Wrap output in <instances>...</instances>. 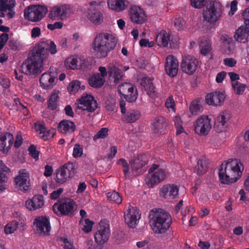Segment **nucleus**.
<instances>
[{"instance_id": "f257e3e1", "label": "nucleus", "mask_w": 249, "mask_h": 249, "mask_svg": "<svg viewBox=\"0 0 249 249\" xmlns=\"http://www.w3.org/2000/svg\"><path fill=\"white\" fill-rule=\"evenodd\" d=\"M244 169V165L240 160L229 159L222 163L219 170V180L223 184L235 182L241 178Z\"/></svg>"}, {"instance_id": "f03ea898", "label": "nucleus", "mask_w": 249, "mask_h": 249, "mask_svg": "<svg viewBox=\"0 0 249 249\" xmlns=\"http://www.w3.org/2000/svg\"><path fill=\"white\" fill-rule=\"evenodd\" d=\"M116 43V38L114 35L107 33H101L95 36L92 46L98 56L104 58L114 49Z\"/></svg>"}, {"instance_id": "7ed1b4c3", "label": "nucleus", "mask_w": 249, "mask_h": 249, "mask_svg": "<svg viewBox=\"0 0 249 249\" xmlns=\"http://www.w3.org/2000/svg\"><path fill=\"white\" fill-rule=\"evenodd\" d=\"M149 218L152 230L156 233L165 232L170 228L172 223L171 215L160 209L156 211H151Z\"/></svg>"}, {"instance_id": "20e7f679", "label": "nucleus", "mask_w": 249, "mask_h": 249, "mask_svg": "<svg viewBox=\"0 0 249 249\" xmlns=\"http://www.w3.org/2000/svg\"><path fill=\"white\" fill-rule=\"evenodd\" d=\"M34 48L30 51L27 59L22 64V68L27 75H36L43 70V62L45 60Z\"/></svg>"}, {"instance_id": "39448f33", "label": "nucleus", "mask_w": 249, "mask_h": 249, "mask_svg": "<svg viewBox=\"0 0 249 249\" xmlns=\"http://www.w3.org/2000/svg\"><path fill=\"white\" fill-rule=\"evenodd\" d=\"M222 15V4L216 0H212L204 11L203 18L208 23L214 24L220 19Z\"/></svg>"}, {"instance_id": "423d86ee", "label": "nucleus", "mask_w": 249, "mask_h": 249, "mask_svg": "<svg viewBox=\"0 0 249 249\" xmlns=\"http://www.w3.org/2000/svg\"><path fill=\"white\" fill-rule=\"evenodd\" d=\"M76 205L72 199L67 198L59 199L53 206V211L57 215H72L75 209Z\"/></svg>"}, {"instance_id": "0eeeda50", "label": "nucleus", "mask_w": 249, "mask_h": 249, "mask_svg": "<svg viewBox=\"0 0 249 249\" xmlns=\"http://www.w3.org/2000/svg\"><path fill=\"white\" fill-rule=\"evenodd\" d=\"M76 163L69 162L58 169L56 171V181L62 184L68 179L72 178L76 172Z\"/></svg>"}, {"instance_id": "6e6552de", "label": "nucleus", "mask_w": 249, "mask_h": 249, "mask_svg": "<svg viewBox=\"0 0 249 249\" xmlns=\"http://www.w3.org/2000/svg\"><path fill=\"white\" fill-rule=\"evenodd\" d=\"M118 91L121 98L125 99L129 103L135 102L138 98L137 88L130 83L125 82L119 85Z\"/></svg>"}, {"instance_id": "1a4fd4ad", "label": "nucleus", "mask_w": 249, "mask_h": 249, "mask_svg": "<svg viewBox=\"0 0 249 249\" xmlns=\"http://www.w3.org/2000/svg\"><path fill=\"white\" fill-rule=\"evenodd\" d=\"M47 11V7L44 6L30 5L24 10V18L31 21H38L44 17Z\"/></svg>"}, {"instance_id": "9d476101", "label": "nucleus", "mask_w": 249, "mask_h": 249, "mask_svg": "<svg viewBox=\"0 0 249 249\" xmlns=\"http://www.w3.org/2000/svg\"><path fill=\"white\" fill-rule=\"evenodd\" d=\"M149 177L147 183L152 187L155 184L164 180L166 178L165 170L159 168V165L153 164L148 170Z\"/></svg>"}, {"instance_id": "9b49d317", "label": "nucleus", "mask_w": 249, "mask_h": 249, "mask_svg": "<svg viewBox=\"0 0 249 249\" xmlns=\"http://www.w3.org/2000/svg\"><path fill=\"white\" fill-rule=\"evenodd\" d=\"M72 12L71 6L69 4H63L54 6L50 10L49 17L53 20L66 19Z\"/></svg>"}, {"instance_id": "f8f14e48", "label": "nucleus", "mask_w": 249, "mask_h": 249, "mask_svg": "<svg viewBox=\"0 0 249 249\" xmlns=\"http://www.w3.org/2000/svg\"><path fill=\"white\" fill-rule=\"evenodd\" d=\"M110 235L108 221L101 220L99 223L98 230L94 234L95 241L98 245H103L108 240Z\"/></svg>"}, {"instance_id": "ddd939ff", "label": "nucleus", "mask_w": 249, "mask_h": 249, "mask_svg": "<svg viewBox=\"0 0 249 249\" xmlns=\"http://www.w3.org/2000/svg\"><path fill=\"white\" fill-rule=\"evenodd\" d=\"M195 133L201 136H205L210 132L212 125L211 120L207 115L198 117L194 123Z\"/></svg>"}, {"instance_id": "4468645a", "label": "nucleus", "mask_w": 249, "mask_h": 249, "mask_svg": "<svg viewBox=\"0 0 249 249\" xmlns=\"http://www.w3.org/2000/svg\"><path fill=\"white\" fill-rule=\"evenodd\" d=\"M15 187L18 190L26 192L30 189V176L29 173L25 170H21L19 174L14 178Z\"/></svg>"}, {"instance_id": "2eb2a0df", "label": "nucleus", "mask_w": 249, "mask_h": 249, "mask_svg": "<svg viewBox=\"0 0 249 249\" xmlns=\"http://www.w3.org/2000/svg\"><path fill=\"white\" fill-rule=\"evenodd\" d=\"M198 65V61L193 56H184L182 57L180 69L183 72L188 75H192L197 70Z\"/></svg>"}, {"instance_id": "dca6fc26", "label": "nucleus", "mask_w": 249, "mask_h": 249, "mask_svg": "<svg viewBox=\"0 0 249 249\" xmlns=\"http://www.w3.org/2000/svg\"><path fill=\"white\" fill-rule=\"evenodd\" d=\"M34 48L38 50L37 52L40 54L42 57H43L44 59L48 57L49 52L52 54H55L57 52L56 45L52 41L38 42L35 45Z\"/></svg>"}, {"instance_id": "f3484780", "label": "nucleus", "mask_w": 249, "mask_h": 249, "mask_svg": "<svg viewBox=\"0 0 249 249\" xmlns=\"http://www.w3.org/2000/svg\"><path fill=\"white\" fill-rule=\"evenodd\" d=\"M77 108L88 112H93L97 107V102L91 95H83L78 101Z\"/></svg>"}, {"instance_id": "a211bd4d", "label": "nucleus", "mask_w": 249, "mask_h": 249, "mask_svg": "<svg viewBox=\"0 0 249 249\" xmlns=\"http://www.w3.org/2000/svg\"><path fill=\"white\" fill-rule=\"evenodd\" d=\"M15 5V0H0V17L13 18L15 14L13 10Z\"/></svg>"}, {"instance_id": "6ab92c4d", "label": "nucleus", "mask_w": 249, "mask_h": 249, "mask_svg": "<svg viewBox=\"0 0 249 249\" xmlns=\"http://www.w3.org/2000/svg\"><path fill=\"white\" fill-rule=\"evenodd\" d=\"M14 142L13 135L8 131H4L0 134V151L3 154H7L11 149Z\"/></svg>"}, {"instance_id": "aec40b11", "label": "nucleus", "mask_w": 249, "mask_h": 249, "mask_svg": "<svg viewBox=\"0 0 249 249\" xmlns=\"http://www.w3.org/2000/svg\"><path fill=\"white\" fill-rule=\"evenodd\" d=\"M230 118V114L226 111L222 112L218 115L214 124L215 131L218 133L224 131L229 125Z\"/></svg>"}, {"instance_id": "412c9836", "label": "nucleus", "mask_w": 249, "mask_h": 249, "mask_svg": "<svg viewBox=\"0 0 249 249\" xmlns=\"http://www.w3.org/2000/svg\"><path fill=\"white\" fill-rule=\"evenodd\" d=\"M119 105L121 113L123 114V120L125 123H134L140 118L141 114L138 110H130L126 112L125 103L123 99L120 101Z\"/></svg>"}, {"instance_id": "4be33fe9", "label": "nucleus", "mask_w": 249, "mask_h": 249, "mask_svg": "<svg viewBox=\"0 0 249 249\" xmlns=\"http://www.w3.org/2000/svg\"><path fill=\"white\" fill-rule=\"evenodd\" d=\"M164 68L167 75L171 77H175L178 71V62L177 58L173 55H168L166 58Z\"/></svg>"}, {"instance_id": "5701e85b", "label": "nucleus", "mask_w": 249, "mask_h": 249, "mask_svg": "<svg viewBox=\"0 0 249 249\" xmlns=\"http://www.w3.org/2000/svg\"><path fill=\"white\" fill-rule=\"evenodd\" d=\"M132 172L138 175L142 174L144 170L142 168L147 164L145 155H139L129 162Z\"/></svg>"}, {"instance_id": "b1692460", "label": "nucleus", "mask_w": 249, "mask_h": 249, "mask_svg": "<svg viewBox=\"0 0 249 249\" xmlns=\"http://www.w3.org/2000/svg\"><path fill=\"white\" fill-rule=\"evenodd\" d=\"M140 216L136 208H129L124 213L125 222L129 227L134 228L138 224V221L140 218Z\"/></svg>"}, {"instance_id": "393cba45", "label": "nucleus", "mask_w": 249, "mask_h": 249, "mask_svg": "<svg viewBox=\"0 0 249 249\" xmlns=\"http://www.w3.org/2000/svg\"><path fill=\"white\" fill-rule=\"evenodd\" d=\"M57 80L55 73L45 72L41 75L39 79L40 85L44 89H50L53 87Z\"/></svg>"}, {"instance_id": "a878e982", "label": "nucleus", "mask_w": 249, "mask_h": 249, "mask_svg": "<svg viewBox=\"0 0 249 249\" xmlns=\"http://www.w3.org/2000/svg\"><path fill=\"white\" fill-rule=\"evenodd\" d=\"M179 188L175 184H166L160 189V196L165 198L174 199L178 195Z\"/></svg>"}, {"instance_id": "bb28decb", "label": "nucleus", "mask_w": 249, "mask_h": 249, "mask_svg": "<svg viewBox=\"0 0 249 249\" xmlns=\"http://www.w3.org/2000/svg\"><path fill=\"white\" fill-rule=\"evenodd\" d=\"M34 224L36 225L37 231L40 234H49L51 227L48 217L43 216L37 217L35 219Z\"/></svg>"}, {"instance_id": "cd10ccee", "label": "nucleus", "mask_w": 249, "mask_h": 249, "mask_svg": "<svg viewBox=\"0 0 249 249\" xmlns=\"http://www.w3.org/2000/svg\"><path fill=\"white\" fill-rule=\"evenodd\" d=\"M130 18L132 22L142 24L146 20L144 11L139 6L133 5L130 9Z\"/></svg>"}, {"instance_id": "c85d7f7f", "label": "nucleus", "mask_w": 249, "mask_h": 249, "mask_svg": "<svg viewBox=\"0 0 249 249\" xmlns=\"http://www.w3.org/2000/svg\"><path fill=\"white\" fill-rule=\"evenodd\" d=\"M225 98V95L222 92L216 91L208 94L205 99L208 104L218 106L221 105Z\"/></svg>"}, {"instance_id": "c756f323", "label": "nucleus", "mask_w": 249, "mask_h": 249, "mask_svg": "<svg viewBox=\"0 0 249 249\" xmlns=\"http://www.w3.org/2000/svg\"><path fill=\"white\" fill-rule=\"evenodd\" d=\"M58 131L63 134L69 135L74 132L75 130L74 123L68 120L61 121L57 125Z\"/></svg>"}, {"instance_id": "7c9ffc66", "label": "nucleus", "mask_w": 249, "mask_h": 249, "mask_svg": "<svg viewBox=\"0 0 249 249\" xmlns=\"http://www.w3.org/2000/svg\"><path fill=\"white\" fill-rule=\"evenodd\" d=\"M26 207L30 211H35L41 208L44 204L42 195H35L31 199L27 200L25 203Z\"/></svg>"}, {"instance_id": "2f4dec72", "label": "nucleus", "mask_w": 249, "mask_h": 249, "mask_svg": "<svg viewBox=\"0 0 249 249\" xmlns=\"http://www.w3.org/2000/svg\"><path fill=\"white\" fill-rule=\"evenodd\" d=\"M10 169L7 167L2 161H0V192L2 193L6 190L5 183L8 180V175Z\"/></svg>"}, {"instance_id": "473e14b6", "label": "nucleus", "mask_w": 249, "mask_h": 249, "mask_svg": "<svg viewBox=\"0 0 249 249\" xmlns=\"http://www.w3.org/2000/svg\"><path fill=\"white\" fill-rule=\"evenodd\" d=\"M167 124V120L163 116L156 117L152 123V129L155 133L161 134L165 130Z\"/></svg>"}, {"instance_id": "72a5a7b5", "label": "nucleus", "mask_w": 249, "mask_h": 249, "mask_svg": "<svg viewBox=\"0 0 249 249\" xmlns=\"http://www.w3.org/2000/svg\"><path fill=\"white\" fill-rule=\"evenodd\" d=\"M88 18L94 25H99L103 20L101 12L95 8H91L88 11Z\"/></svg>"}, {"instance_id": "f704fd0d", "label": "nucleus", "mask_w": 249, "mask_h": 249, "mask_svg": "<svg viewBox=\"0 0 249 249\" xmlns=\"http://www.w3.org/2000/svg\"><path fill=\"white\" fill-rule=\"evenodd\" d=\"M156 42L159 46L167 47L170 40V36L165 30H161L156 33Z\"/></svg>"}, {"instance_id": "c9c22d12", "label": "nucleus", "mask_w": 249, "mask_h": 249, "mask_svg": "<svg viewBox=\"0 0 249 249\" xmlns=\"http://www.w3.org/2000/svg\"><path fill=\"white\" fill-rule=\"evenodd\" d=\"M249 33V27L241 26L236 30L234 38L239 42L245 43L247 41Z\"/></svg>"}, {"instance_id": "e433bc0d", "label": "nucleus", "mask_w": 249, "mask_h": 249, "mask_svg": "<svg viewBox=\"0 0 249 249\" xmlns=\"http://www.w3.org/2000/svg\"><path fill=\"white\" fill-rule=\"evenodd\" d=\"M108 7L112 10L121 12L127 7L126 0H107Z\"/></svg>"}, {"instance_id": "4c0bfd02", "label": "nucleus", "mask_w": 249, "mask_h": 249, "mask_svg": "<svg viewBox=\"0 0 249 249\" xmlns=\"http://www.w3.org/2000/svg\"><path fill=\"white\" fill-rule=\"evenodd\" d=\"M88 81L91 87L94 88H99L104 85L105 79L101 77L100 73H97L89 77Z\"/></svg>"}, {"instance_id": "58836bf2", "label": "nucleus", "mask_w": 249, "mask_h": 249, "mask_svg": "<svg viewBox=\"0 0 249 249\" xmlns=\"http://www.w3.org/2000/svg\"><path fill=\"white\" fill-rule=\"evenodd\" d=\"M141 85L144 87L147 94L150 96L155 95L156 90L152 80L149 78H143L141 83Z\"/></svg>"}, {"instance_id": "ea45409f", "label": "nucleus", "mask_w": 249, "mask_h": 249, "mask_svg": "<svg viewBox=\"0 0 249 249\" xmlns=\"http://www.w3.org/2000/svg\"><path fill=\"white\" fill-rule=\"evenodd\" d=\"M59 96L58 93H52L47 102V107L50 110H54L59 107Z\"/></svg>"}, {"instance_id": "a19ab883", "label": "nucleus", "mask_w": 249, "mask_h": 249, "mask_svg": "<svg viewBox=\"0 0 249 249\" xmlns=\"http://www.w3.org/2000/svg\"><path fill=\"white\" fill-rule=\"evenodd\" d=\"M108 73L110 77L114 79L115 83H118L122 77L121 70L114 66H109L108 67Z\"/></svg>"}, {"instance_id": "79ce46f5", "label": "nucleus", "mask_w": 249, "mask_h": 249, "mask_svg": "<svg viewBox=\"0 0 249 249\" xmlns=\"http://www.w3.org/2000/svg\"><path fill=\"white\" fill-rule=\"evenodd\" d=\"M207 169V163L206 160L203 159H199L196 167L197 174L199 176L203 175L206 172Z\"/></svg>"}, {"instance_id": "37998d69", "label": "nucleus", "mask_w": 249, "mask_h": 249, "mask_svg": "<svg viewBox=\"0 0 249 249\" xmlns=\"http://www.w3.org/2000/svg\"><path fill=\"white\" fill-rule=\"evenodd\" d=\"M107 196L109 200L116 204H120L122 201V196H120V194L116 191L108 192Z\"/></svg>"}, {"instance_id": "c03bdc74", "label": "nucleus", "mask_w": 249, "mask_h": 249, "mask_svg": "<svg viewBox=\"0 0 249 249\" xmlns=\"http://www.w3.org/2000/svg\"><path fill=\"white\" fill-rule=\"evenodd\" d=\"M199 46L200 48V53L202 54L206 55L211 50V44L210 41L208 40L201 41Z\"/></svg>"}, {"instance_id": "a18cd8bd", "label": "nucleus", "mask_w": 249, "mask_h": 249, "mask_svg": "<svg viewBox=\"0 0 249 249\" xmlns=\"http://www.w3.org/2000/svg\"><path fill=\"white\" fill-rule=\"evenodd\" d=\"M173 121L176 128V135H178L184 132V130L182 127V123L180 117L179 116H176L174 118Z\"/></svg>"}, {"instance_id": "49530a36", "label": "nucleus", "mask_w": 249, "mask_h": 249, "mask_svg": "<svg viewBox=\"0 0 249 249\" xmlns=\"http://www.w3.org/2000/svg\"><path fill=\"white\" fill-rule=\"evenodd\" d=\"M231 85L235 92L238 95L242 94L247 88L246 84H240L238 82H232Z\"/></svg>"}, {"instance_id": "de8ad7c7", "label": "nucleus", "mask_w": 249, "mask_h": 249, "mask_svg": "<svg viewBox=\"0 0 249 249\" xmlns=\"http://www.w3.org/2000/svg\"><path fill=\"white\" fill-rule=\"evenodd\" d=\"M18 223L16 221H12L8 223L4 228L5 233L7 234L13 233L17 229Z\"/></svg>"}, {"instance_id": "09e8293b", "label": "nucleus", "mask_w": 249, "mask_h": 249, "mask_svg": "<svg viewBox=\"0 0 249 249\" xmlns=\"http://www.w3.org/2000/svg\"><path fill=\"white\" fill-rule=\"evenodd\" d=\"M106 108L109 111H113L117 108L116 100L114 98L110 97L106 102Z\"/></svg>"}, {"instance_id": "8fccbe9b", "label": "nucleus", "mask_w": 249, "mask_h": 249, "mask_svg": "<svg viewBox=\"0 0 249 249\" xmlns=\"http://www.w3.org/2000/svg\"><path fill=\"white\" fill-rule=\"evenodd\" d=\"M190 111L193 115H197L201 112V107L197 101L195 100L192 102L190 106Z\"/></svg>"}, {"instance_id": "3c124183", "label": "nucleus", "mask_w": 249, "mask_h": 249, "mask_svg": "<svg viewBox=\"0 0 249 249\" xmlns=\"http://www.w3.org/2000/svg\"><path fill=\"white\" fill-rule=\"evenodd\" d=\"M78 60L72 56L68 57L65 61V65L68 68L75 69L77 68Z\"/></svg>"}, {"instance_id": "603ef678", "label": "nucleus", "mask_w": 249, "mask_h": 249, "mask_svg": "<svg viewBox=\"0 0 249 249\" xmlns=\"http://www.w3.org/2000/svg\"><path fill=\"white\" fill-rule=\"evenodd\" d=\"M83 154L82 146L78 143H76L73 147L72 156L75 158H78L82 156Z\"/></svg>"}, {"instance_id": "864d4df0", "label": "nucleus", "mask_w": 249, "mask_h": 249, "mask_svg": "<svg viewBox=\"0 0 249 249\" xmlns=\"http://www.w3.org/2000/svg\"><path fill=\"white\" fill-rule=\"evenodd\" d=\"M108 129L106 127L102 128L93 137V140L99 139H104L107 135Z\"/></svg>"}, {"instance_id": "5fc2aeb1", "label": "nucleus", "mask_w": 249, "mask_h": 249, "mask_svg": "<svg viewBox=\"0 0 249 249\" xmlns=\"http://www.w3.org/2000/svg\"><path fill=\"white\" fill-rule=\"evenodd\" d=\"M80 84L81 83L79 81H72L69 84L68 89L70 92L75 93L80 89Z\"/></svg>"}, {"instance_id": "6e6d98bb", "label": "nucleus", "mask_w": 249, "mask_h": 249, "mask_svg": "<svg viewBox=\"0 0 249 249\" xmlns=\"http://www.w3.org/2000/svg\"><path fill=\"white\" fill-rule=\"evenodd\" d=\"M93 224L94 222L90 220L89 219H86L82 230L86 233L90 232L92 230Z\"/></svg>"}, {"instance_id": "4d7b16f0", "label": "nucleus", "mask_w": 249, "mask_h": 249, "mask_svg": "<svg viewBox=\"0 0 249 249\" xmlns=\"http://www.w3.org/2000/svg\"><path fill=\"white\" fill-rule=\"evenodd\" d=\"M165 107L168 109H171L173 111H175V103L172 96H169L166 100L165 103Z\"/></svg>"}, {"instance_id": "13d9d810", "label": "nucleus", "mask_w": 249, "mask_h": 249, "mask_svg": "<svg viewBox=\"0 0 249 249\" xmlns=\"http://www.w3.org/2000/svg\"><path fill=\"white\" fill-rule=\"evenodd\" d=\"M185 25V22L183 18H178L175 19V26L178 30H183Z\"/></svg>"}, {"instance_id": "bf43d9fd", "label": "nucleus", "mask_w": 249, "mask_h": 249, "mask_svg": "<svg viewBox=\"0 0 249 249\" xmlns=\"http://www.w3.org/2000/svg\"><path fill=\"white\" fill-rule=\"evenodd\" d=\"M28 151L30 155L35 160L38 159L39 152L36 149V147L34 145H31L29 148Z\"/></svg>"}, {"instance_id": "052dcab7", "label": "nucleus", "mask_w": 249, "mask_h": 249, "mask_svg": "<svg viewBox=\"0 0 249 249\" xmlns=\"http://www.w3.org/2000/svg\"><path fill=\"white\" fill-rule=\"evenodd\" d=\"M206 0H191V3L192 6L196 8H201L203 7Z\"/></svg>"}, {"instance_id": "680f3d73", "label": "nucleus", "mask_w": 249, "mask_h": 249, "mask_svg": "<svg viewBox=\"0 0 249 249\" xmlns=\"http://www.w3.org/2000/svg\"><path fill=\"white\" fill-rule=\"evenodd\" d=\"M0 85L4 89L8 88L10 85L9 79L4 76H0Z\"/></svg>"}, {"instance_id": "e2e57ef3", "label": "nucleus", "mask_w": 249, "mask_h": 249, "mask_svg": "<svg viewBox=\"0 0 249 249\" xmlns=\"http://www.w3.org/2000/svg\"><path fill=\"white\" fill-rule=\"evenodd\" d=\"M220 39L222 41L221 44L228 45V44L231 43L232 39L231 37L226 34H223L220 36Z\"/></svg>"}, {"instance_id": "0e129e2a", "label": "nucleus", "mask_w": 249, "mask_h": 249, "mask_svg": "<svg viewBox=\"0 0 249 249\" xmlns=\"http://www.w3.org/2000/svg\"><path fill=\"white\" fill-rule=\"evenodd\" d=\"M8 39V35L3 33L0 36V50H1Z\"/></svg>"}, {"instance_id": "69168bd1", "label": "nucleus", "mask_w": 249, "mask_h": 249, "mask_svg": "<svg viewBox=\"0 0 249 249\" xmlns=\"http://www.w3.org/2000/svg\"><path fill=\"white\" fill-rule=\"evenodd\" d=\"M231 43L228 44V45L221 44V52L226 54H230L231 53L232 50L231 48Z\"/></svg>"}, {"instance_id": "338daca9", "label": "nucleus", "mask_w": 249, "mask_h": 249, "mask_svg": "<svg viewBox=\"0 0 249 249\" xmlns=\"http://www.w3.org/2000/svg\"><path fill=\"white\" fill-rule=\"evenodd\" d=\"M224 64L228 67H233L236 64V61L232 58H225L223 60Z\"/></svg>"}, {"instance_id": "774afa93", "label": "nucleus", "mask_w": 249, "mask_h": 249, "mask_svg": "<svg viewBox=\"0 0 249 249\" xmlns=\"http://www.w3.org/2000/svg\"><path fill=\"white\" fill-rule=\"evenodd\" d=\"M242 17L245 20V26L248 27L249 26V8L245 10L242 14Z\"/></svg>"}]
</instances>
